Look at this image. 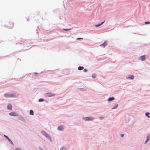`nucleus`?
I'll list each match as a JSON object with an SVG mask.
<instances>
[{
	"mask_svg": "<svg viewBox=\"0 0 150 150\" xmlns=\"http://www.w3.org/2000/svg\"><path fill=\"white\" fill-rule=\"evenodd\" d=\"M118 105L117 104H116L114 105V107L112 108V109H113L116 108L118 106Z\"/></svg>",
	"mask_w": 150,
	"mask_h": 150,
	"instance_id": "14",
	"label": "nucleus"
},
{
	"mask_svg": "<svg viewBox=\"0 0 150 150\" xmlns=\"http://www.w3.org/2000/svg\"><path fill=\"white\" fill-rule=\"evenodd\" d=\"M83 38H77V40H79V39H82Z\"/></svg>",
	"mask_w": 150,
	"mask_h": 150,
	"instance_id": "27",
	"label": "nucleus"
},
{
	"mask_svg": "<svg viewBox=\"0 0 150 150\" xmlns=\"http://www.w3.org/2000/svg\"><path fill=\"white\" fill-rule=\"evenodd\" d=\"M84 68L83 67H79L78 68V69L79 70H81L83 69Z\"/></svg>",
	"mask_w": 150,
	"mask_h": 150,
	"instance_id": "16",
	"label": "nucleus"
},
{
	"mask_svg": "<svg viewBox=\"0 0 150 150\" xmlns=\"http://www.w3.org/2000/svg\"><path fill=\"white\" fill-rule=\"evenodd\" d=\"M38 74V73H35V75H36V74Z\"/></svg>",
	"mask_w": 150,
	"mask_h": 150,
	"instance_id": "29",
	"label": "nucleus"
},
{
	"mask_svg": "<svg viewBox=\"0 0 150 150\" xmlns=\"http://www.w3.org/2000/svg\"><path fill=\"white\" fill-rule=\"evenodd\" d=\"M64 127L63 126H60L58 127L57 129H58L60 131L63 130L64 129Z\"/></svg>",
	"mask_w": 150,
	"mask_h": 150,
	"instance_id": "8",
	"label": "nucleus"
},
{
	"mask_svg": "<svg viewBox=\"0 0 150 150\" xmlns=\"http://www.w3.org/2000/svg\"><path fill=\"white\" fill-rule=\"evenodd\" d=\"M83 119L85 121H91L93 120L94 118L92 117H84Z\"/></svg>",
	"mask_w": 150,
	"mask_h": 150,
	"instance_id": "2",
	"label": "nucleus"
},
{
	"mask_svg": "<svg viewBox=\"0 0 150 150\" xmlns=\"http://www.w3.org/2000/svg\"><path fill=\"white\" fill-rule=\"evenodd\" d=\"M60 150H67L64 147H62L60 149Z\"/></svg>",
	"mask_w": 150,
	"mask_h": 150,
	"instance_id": "22",
	"label": "nucleus"
},
{
	"mask_svg": "<svg viewBox=\"0 0 150 150\" xmlns=\"http://www.w3.org/2000/svg\"><path fill=\"white\" fill-rule=\"evenodd\" d=\"M14 26V24L12 22L9 23L7 24V26L9 28H12Z\"/></svg>",
	"mask_w": 150,
	"mask_h": 150,
	"instance_id": "5",
	"label": "nucleus"
},
{
	"mask_svg": "<svg viewBox=\"0 0 150 150\" xmlns=\"http://www.w3.org/2000/svg\"><path fill=\"white\" fill-rule=\"evenodd\" d=\"M14 150H21V149H20V148H16V149H15Z\"/></svg>",
	"mask_w": 150,
	"mask_h": 150,
	"instance_id": "25",
	"label": "nucleus"
},
{
	"mask_svg": "<svg viewBox=\"0 0 150 150\" xmlns=\"http://www.w3.org/2000/svg\"><path fill=\"white\" fill-rule=\"evenodd\" d=\"M149 114H150V113H148V112H146L145 113V115H146L147 117L148 118H149L150 117V116L149 115Z\"/></svg>",
	"mask_w": 150,
	"mask_h": 150,
	"instance_id": "19",
	"label": "nucleus"
},
{
	"mask_svg": "<svg viewBox=\"0 0 150 150\" xmlns=\"http://www.w3.org/2000/svg\"><path fill=\"white\" fill-rule=\"evenodd\" d=\"M83 71L84 72H86L87 71V70L86 69H84Z\"/></svg>",
	"mask_w": 150,
	"mask_h": 150,
	"instance_id": "26",
	"label": "nucleus"
},
{
	"mask_svg": "<svg viewBox=\"0 0 150 150\" xmlns=\"http://www.w3.org/2000/svg\"><path fill=\"white\" fill-rule=\"evenodd\" d=\"M42 133L43 134L44 136H45L47 138L50 139V135L48 134L46 132L44 131H42Z\"/></svg>",
	"mask_w": 150,
	"mask_h": 150,
	"instance_id": "4",
	"label": "nucleus"
},
{
	"mask_svg": "<svg viewBox=\"0 0 150 150\" xmlns=\"http://www.w3.org/2000/svg\"><path fill=\"white\" fill-rule=\"evenodd\" d=\"M4 137L6 138L8 140V141H9V142H11V140L10 139H9V138L6 136V135H4Z\"/></svg>",
	"mask_w": 150,
	"mask_h": 150,
	"instance_id": "15",
	"label": "nucleus"
},
{
	"mask_svg": "<svg viewBox=\"0 0 150 150\" xmlns=\"http://www.w3.org/2000/svg\"><path fill=\"white\" fill-rule=\"evenodd\" d=\"M7 108L9 110L12 109V106L11 104H8L7 106Z\"/></svg>",
	"mask_w": 150,
	"mask_h": 150,
	"instance_id": "10",
	"label": "nucleus"
},
{
	"mask_svg": "<svg viewBox=\"0 0 150 150\" xmlns=\"http://www.w3.org/2000/svg\"><path fill=\"white\" fill-rule=\"evenodd\" d=\"M4 96L6 98H12L16 96L15 93L9 94L8 93H6L4 94Z\"/></svg>",
	"mask_w": 150,
	"mask_h": 150,
	"instance_id": "1",
	"label": "nucleus"
},
{
	"mask_svg": "<svg viewBox=\"0 0 150 150\" xmlns=\"http://www.w3.org/2000/svg\"><path fill=\"white\" fill-rule=\"evenodd\" d=\"M9 115L12 116H18V114L15 112H10L9 113Z\"/></svg>",
	"mask_w": 150,
	"mask_h": 150,
	"instance_id": "6",
	"label": "nucleus"
},
{
	"mask_svg": "<svg viewBox=\"0 0 150 150\" xmlns=\"http://www.w3.org/2000/svg\"><path fill=\"white\" fill-rule=\"evenodd\" d=\"M104 22V21L103 22H101L100 24H98V25H96L95 26L96 27L99 26L101 25Z\"/></svg>",
	"mask_w": 150,
	"mask_h": 150,
	"instance_id": "17",
	"label": "nucleus"
},
{
	"mask_svg": "<svg viewBox=\"0 0 150 150\" xmlns=\"http://www.w3.org/2000/svg\"><path fill=\"white\" fill-rule=\"evenodd\" d=\"M55 94L51 93H47L45 94V96L46 97H49L54 96Z\"/></svg>",
	"mask_w": 150,
	"mask_h": 150,
	"instance_id": "3",
	"label": "nucleus"
},
{
	"mask_svg": "<svg viewBox=\"0 0 150 150\" xmlns=\"http://www.w3.org/2000/svg\"><path fill=\"white\" fill-rule=\"evenodd\" d=\"M30 114L32 115H33V111L32 110H30Z\"/></svg>",
	"mask_w": 150,
	"mask_h": 150,
	"instance_id": "18",
	"label": "nucleus"
},
{
	"mask_svg": "<svg viewBox=\"0 0 150 150\" xmlns=\"http://www.w3.org/2000/svg\"><path fill=\"white\" fill-rule=\"evenodd\" d=\"M134 76L133 75H131L129 77H128L127 78V79H133L134 78Z\"/></svg>",
	"mask_w": 150,
	"mask_h": 150,
	"instance_id": "11",
	"label": "nucleus"
},
{
	"mask_svg": "<svg viewBox=\"0 0 150 150\" xmlns=\"http://www.w3.org/2000/svg\"><path fill=\"white\" fill-rule=\"evenodd\" d=\"M115 99L113 97L109 98L108 99V101H111V100H113Z\"/></svg>",
	"mask_w": 150,
	"mask_h": 150,
	"instance_id": "12",
	"label": "nucleus"
},
{
	"mask_svg": "<svg viewBox=\"0 0 150 150\" xmlns=\"http://www.w3.org/2000/svg\"><path fill=\"white\" fill-rule=\"evenodd\" d=\"M92 77L93 78H95L96 77V76L95 74H93L92 75Z\"/></svg>",
	"mask_w": 150,
	"mask_h": 150,
	"instance_id": "21",
	"label": "nucleus"
},
{
	"mask_svg": "<svg viewBox=\"0 0 150 150\" xmlns=\"http://www.w3.org/2000/svg\"><path fill=\"white\" fill-rule=\"evenodd\" d=\"M121 137H123L124 136V135L123 134H121Z\"/></svg>",
	"mask_w": 150,
	"mask_h": 150,
	"instance_id": "28",
	"label": "nucleus"
},
{
	"mask_svg": "<svg viewBox=\"0 0 150 150\" xmlns=\"http://www.w3.org/2000/svg\"><path fill=\"white\" fill-rule=\"evenodd\" d=\"M44 100L42 98H40L39 100V101L40 102H42Z\"/></svg>",
	"mask_w": 150,
	"mask_h": 150,
	"instance_id": "20",
	"label": "nucleus"
},
{
	"mask_svg": "<svg viewBox=\"0 0 150 150\" xmlns=\"http://www.w3.org/2000/svg\"><path fill=\"white\" fill-rule=\"evenodd\" d=\"M63 30H64L67 31V30H71V29H64Z\"/></svg>",
	"mask_w": 150,
	"mask_h": 150,
	"instance_id": "24",
	"label": "nucleus"
},
{
	"mask_svg": "<svg viewBox=\"0 0 150 150\" xmlns=\"http://www.w3.org/2000/svg\"><path fill=\"white\" fill-rule=\"evenodd\" d=\"M149 138H150L149 135L147 136L146 140L145 142V144H146L149 140Z\"/></svg>",
	"mask_w": 150,
	"mask_h": 150,
	"instance_id": "13",
	"label": "nucleus"
},
{
	"mask_svg": "<svg viewBox=\"0 0 150 150\" xmlns=\"http://www.w3.org/2000/svg\"><path fill=\"white\" fill-rule=\"evenodd\" d=\"M144 24H150V22H146L144 23Z\"/></svg>",
	"mask_w": 150,
	"mask_h": 150,
	"instance_id": "23",
	"label": "nucleus"
},
{
	"mask_svg": "<svg viewBox=\"0 0 150 150\" xmlns=\"http://www.w3.org/2000/svg\"><path fill=\"white\" fill-rule=\"evenodd\" d=\"M141 61H144L146 59V56L145 55L140 56L139 57Z\"/></svg>",
	"mask_w": 150,
	"mask_h": 150,
	"instance_id": "7",
	"label": "nucleus"
},
{
	"mask_svg": "<svg viewBox=\"0 0 150 150\" xmlns=\"http://www.w3.org/2000/svg\"><path fill=\"white\" fill-rule=\"evenodd\" d=\"M107 44L106 41H105L103 44H101L100 46L103 47H104Z\"/></svg>",
	"mask_w": 150,
	"mask_h": 150,
	"instance_id": "9",
	"label": "nucleus"
},
{
	"mask_svg": "<svg viewBox=\"0 0 150 150\" xmlns=\"http://www.w3.org/2000/svg\"><path fill=\"white\" fill-rule=\"evenodd\" d=\"M100 118H103V117H100Z\"/></svg>",
	"mask_w": 150,
	"mask_h": 150,
	"instance_id": "30",
	"label": "nucleus"
}]
</instances>
